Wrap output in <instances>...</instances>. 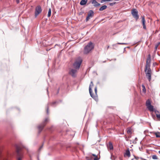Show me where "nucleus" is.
I'll list each match as a JSON object with an SVG mask.
<instances>
[{
  "mask_svg": "<svg viewBox=\"0 0 160 160\" xmlns=\"http://www.w3.org/2000/svg\"><path fill=\"white\" fill-rule=\"evenodd\" d=\"M127 132L128 133H131V131L130 129H128L127 131Z\"/></svg>",
  "mask_w": 160,
  "mask_h": 160,
  "instance_id": "obj_27",
  "label": "nucleus"
},
{
  "mask_svg": "<svg viewBox=\"0 0 160 160\" xmlns=\"http://www.w3.org/2000/svg\"><path fill=\"white\" fill-rule=\"evenodd\" d=\"M156 117L159 119H160V114H156Z\"/></svg>",
  "mask_w": 160,
  "mask_h": 160,
  "instance_id": "obj_28",
  "label": "nucleus"
},
{
  "mask_svg": "<svg viewBox=\"0 0 160 160\" xmlns=\"http://www.w3.org/2000/svg\"><path fill=\"white\" fill-rule=\"evenodd\" d=\"M152 158L153 159H158V158L156 155H153L152 157Z\"/></svg>",
  "mask_w": 160,
  "mask_h": 160,
  "instance_id": "obj_22",
  "label": "nucleus"
},
{
  "mask_svg": "<svg viewBox=\"0 0 160 160\" xmlns=\"http://www.w3.org/2000/svg\"><path fill=\"white\" fill-rule=\"evenodd\" d=\"M141 159H142V158H140Z\"/></svg>",
  "mask_w": 160,
  "mask_h": 160,
  "instance_id": "obj_43",
  "label": "nucleus"
},
{
  "mask_svg": "<svg viewBox=\"0 0 160 160\" xmlns=\"http://www.w3.org/2000/svg\"><path fill=\"white\" fill-rule=\"evenodd\" d=\"M93 82L92 81H91V82L89 86V92L90 94V95L93 98H96V97L95 96H94L93 95V94L92 93V91L91 89V87H93Z\"/></svg>",
  "mask_w": 160,
  "mask_h": 160,
  "instance_id": "obj_11",
  "label": "nucleus"
},
{
  "mask_svg": "<svg viewBox=\"0 0 160 160\" xmlns=\"http://www.w3.org/2000/svg\"><path fill=\"white\" fill-rule=\"evenodd\" d=\"M156 49L157 48V47H156Z\"/></svg>",
  "mask_w": 160,
  "mask_h": 160,
  "instance_id": "obj_44",
  "label": "nucleus"
},
{
  "mask_svg": "<svg viewBox=\"0 0 160 160\" xmlns=\"http://www.w3.org/2000/svg\"><path fill=\"white\" fill-rule=\"evenodd\" d=\"M124 156V157L127 156L128 158L130 157V153L128 149L126 150Z\"/></svg>",
  "mask_w": 160,
  "mask_h": 160,
  "instance_id": "obj_15",
  "label": "nucleus"
},
{
  "mask_svg": "<svg viewBox=\"0 0 160 160\" xmlns=\"http://www.w3.org/2000/svg\"><path fill=\"white\" fill-rule=\"evenodd\" d=\"M131 14L133 17L137 21L139 18V16L137 10L135 8L132 9L131 10Z\"/></svg>",
  "mask_w": 160,
  "mask_h": 160,
  "instance_id": "obj_6",
  "label": "nucleus"
},
{
  "mask_svg": "<svg viewBox=\"0 0 160 160\" xmlns=\"http://www.w3.org/2000/svg\"><path fill=\"white\" fill-rule=\"evenodd\" d=\"M94 46L91 42H89L84 48V53L87 54L89 53L93 49Z\"/></svg>",
  "mask_w": 160,
  "mask_h": 160,
  "instance_id": "obj_4",
  "label": "nucleus"
},
{
  "mask_svg": "<svg viewBox=\"0 0 160 160\" xmlns=\"http://www.w3.org/2000/svg\"><path fill=\"white\" fill-rule=\"evenodd\" d=\"M107 7L106 5H103L99 9V11H103L107 8Z\"/></svg>",
  "mask_w": 160,
  "mask_h": 160,
  "instance_id": "obj_17",
  "label": "nucleus"
},
{
  "mask_svg": "<svg viewBox=\"0 0 160 160\" xmlns=\"http://www.w3.org/2000/svg\"><path fill=\"white\" fill-rule=\"evenodd\" d=\"M118 44L120 45H127V43H118Z\"/></svg>",
  "mask_w": 160,
  "mask_h": 160,
  "instance_id": "obj_23",
  "label": "nucleus"
},
{
  "mask_svg": "<svg viewBox=\"0 0 160 160\" xmlns=\"http://www.w3.org/2000/svg\"><path fill=\"white\" fill-rule=\"evenodd\" d=\"M22 148H25V147L22 145L16 146L17 160H22L23 158V154L21 152Z\"/></svg>",
  "mask_w": 160,
  "mask_h": 160,
  "instance_id": "obj_2",
  "label": "nucleus"
},
{
  "mask_svg": "<svg viewBox=\"0 0 160 160\" xmlns=\"http://www.w3.org/2000/svg\"><path fill=\"white\" fill-rule=\"evenodd\" d=\"M95 92L96 93V94L97 92V87H95Z\"/></svg>",
  "mask_w": 160,
  "mask_h": 160,
  "instance_id": "obj_34",
  "label": "nucleus"
},
{
  "mask_svg": "<svg viewBox=\"0 0 160 160\" xmlns=\"http://www.w3.org/2000/svg\"><path fill=\"white\" fill-rule=\"evenodd\" d=\"M77 69L75 68L71 69L69 72V73L73 77H76Z\"/></svg>",
  "mask_w": 160,
  "mask_h": 160,
  "instance_id": "obj_9",
  "label": "nucleus"
},
{
  "mask_svg": "<svg viewBox=\"0 0 160 160\" xmlns=\"http://www.w3.org/2000/svg\"><path fill=\"white\" fill-rule=\"evenodd\" d=\"M116 3V2H113V3H109V5L110 6H112Z\"/></svg>",
  "mask_w": 160,
  "mask_h": 160,
  "instance_id": "obj_25",
  "label": "nucleus"
},
{
  "mask_svg": "<svg viewBox=\"0 0 160 160\" xmlns=\"http://www.w3.org/2000/svg\"><path fill=\"white\" fill-rule=\"evenodd\" d=\"M92 155L94 157H96V156H97V155H95V154H92Z\"/></svg>",
  "mask_w": 160,
  "mask_h": 160,
  "instance_id": "obj_36",
  "label": "nucleus"
},
{
  "mask_svg": "<svg viewBox=\"0 0 160 160\" xmlns=\"http://www.w3.org/2000/svg\"><path fill=\"white\" fill-rule=\"evenodd\" d=\"M43 145L41 146L39 149V150H40L42 148V147Z\"/></svg>",
  "mask_w": 160,
  "mask_h": 160,
  "instance_id": "obj_35",
  "label": "nucleus"
},
{
  "mask_svg": "<svg viewBox=\"0 0 160 160\" xmlns=\"http://www.w3.org/2000/svg\"><path fill=\"white\" fill-rule=\"evenodd\" d=\"M107 147L108 150H112L113 149L112 144L110 142H109L108 145H107Z\"/></svg>",
  "mask_w": 160,
  "mask_h": 160,
  "instance_id": "obj_14",
  "label": "nucleus"
},
{
  "mask_svg": "<svg viewBox=\"0 0 160 160\" xmlns=\"http://www.w3.org/2000/svg\"><path fill=\"white\" fill-rule=\"evenodd\" d=\"M90 2L95 7H98L100 5V4L97 2L95 0H91Z\"/></svg>",
  "mask_w": 160,
  "mask_h": 160,
  "instance_id": "obj_12",
  "label": "nucleus"
},
{
  "mask_svg": "<svg viewBox=\"0 0 160 160\" xmlns=\"http://www.w3.org/2000/svg\"><path fill=\"white\" fill-rule=\"evenodd\" d=\"M146 105L147 108L149 111L153 112L154 111L153 107L151 105V102L149 99L147 100L146 102Z\"/></svg>",
  "mask_w": 160,
  "mask_h": 160,
  "instance_id": "obj_7",
  "label": "nucleus"
},
{
  "mask_svg": "<svg viewBox=\"0 0 160 160\" xmlns=\"http://www.w3.org/2000/svg\"><path fill=\"white\" fill-rule=\"evenodd\" d=\"M158 153L160 154V151H158Z\"/></svg>",
  "mask_w": 160,
  "mask_h": 160,
  "instance_id": "obj_39",
  "label": "nucleus"
},
{
  "mask_svg": "<svg viewBox=\"0 0 160 160\" xmlns=\"http://www.w3.org/2000/svg\"><path fill=\"white\" fill-rule=\"evenodd\" d=\"M87 160H92L91 159H87Z\"/></svg>",
  "mask_w": 160,
  "mask_h": 160,
  "instance_id": "obj_40",
  "label": "nucleus"
},
{
  "mask_svg": "<svg viewBox=\"0 0 160 160\" xmlns=\"http://www.w3.org/2000/svg\"><path fill=\"white\" fill-rule=\"evenodd\" d=\"M153 64L154 65H157V63H153Z\"/></svg>",
  "mask_w": 160,
  "mask_h": 160,
  "instance_id": "obj_37",
  "label": "nucleus"
},
{
  "mask_svg": "<svg viewBox=\"0 0 160 160\" xmlns=\"http://www.w3.org/2000/svg\"><path fill=\"white\" fill-rule=\"evenodd\" d=\"M42 11V9L40 5L37 6L35 10V16L36 17Z\"/></svg>",
  "mask_w": 160,
  "mask_h": 160,
  "instance_id": "obj_8",
  "label": "nucleus"
},
{
  "mask_svg": "<svg viewBox=\"0 0 160 160\" xmlns=\"http://www.w3.org/2000/svg\"><path fill=\"white\" fill-rule=\"evenodd\" d=\"M111 158L113 160H114V156H113L112 154H111Z\"/></svg>",
  "mask_w": 160,
  "mask_h": 160,
  "instance_id": "obj_32",
  "label": "nucleus"
},
{
  "mask_svg": "<svg viewBox=\"0 0 160 160\" xmlns=\"http://www.w3.org/2000/svg\"><path fill=\"white\" fill-rule=\"evenodd\" d=\"M82 62V61L81 59L76 60L73 65L74 68L78 70Z\"/></svg>",
  "mask_w": 160,
  "mask_h": 160,
  "instance_id": "obj_5",
  "label": "nucleus"
},
{
  "mask_svg": "<svg viewBox=\"0 0 160 160\" xmlns=\"http://www.w3.org/2000/svg\"><path fill=\"white\" fill-rule=\"evenodd\" d=\"M131 160H133V159H132Z\"/></svg>",
  "mask_w": 160,
  "mask_h": 160,
  "instance_id": "obj_41",
  "label": "nucleus"
},
{
  "mask_svg": "<svg viewBox=\"0 0 160 160\" xmlns=\"http://www.w3.org/2000/svg\"><path fill=\"white\" fill-rule=\"evenodd\" d=\"M106 1H107V0H102L100 2L101 3H103L104 2H106Z\"/></svg>",
  "mask_w": 160,
  "mask_h": 160,
  "instance_id": "obj_33",
  "label": "nucleus"
},
{
  "mask_svg": "<svg viewBox=\"0 0 160 160\" xmlns=\"http://www.w3.org/2000/svg\"><path fill=\"white\" fill-rule=\"evenodd\" d=\"M8 155L7 153H0V160H8Z\"/></svg>",
  "mask_w": 160,
  "mask_h": 160,
  "instance_id": "obj_10",
  "label": "nucleus"
},
{
  "mask_svg": "<svg viewBox=\"0 0 160 160\" xmlns=\"http://www.w3.org/2000/svg\"><path fill=\"white\" fill-rule=\"evenodd\" d=\"M49 121L48 118H47L42 122L41 124L38 126V133H40L43 130L44 127Z\"/></svg>",
  "mask_w": 160,
  "mask_h": 160,
  "instance_id": "obj_3",
  "label": "nucleus"
},
{
  "mask_svg": "<svg viewBox=\"0 0 160 160\" xmlns=\"http://www.w3.org/2000/svg\"><path fill=\"white\" fill-rule=\"evenodd\" d=\"M142 24L143 28L144 29H146V25L145 24V18L144 16H143L142 17Z\"/></svg>",
  "mask_w": 160,
  "mask_h": 160,
  "instance_id": "obj_13",
  "label": "nucleus"
},
{
  "mask_svg": "<svg viewBox=\"0 0 160 160\" xmlns=\"http://www.w3.org/2000/svg\"><path fill=\"white\" fill-rule=\"evenodd\" d=\"M142 91L144 93H145L146 92V89L144 84H142Z\"/></svg>",
  "mask_w": 160,
  "mask_h": 160,
  "instance_id": "obj_20",
  "label": "nucleus"
},
{
  "mask_svg": "<svg viewBox=\"0 0 160 160\" xmlns=\"http://www.w3.org/2000/svg\"><path fill=\"white\" fill-rule=\"evenodd\" d=\"M137 139V138H135V139Z\"/></svg>",
  "mask_w": 160,
  "mask_h": 160,
  "instance_id": "obj_42",
  "label": "nucleus"
},
{
  "mask_svg": "<svg viewBox=\"0 0 160 160\" xmlns=\"http://www.w3.org/2000/svg\"><path fill=\"white\" fill-rule=\"evenodd\" d=\"M134 158L137 160H138L139 158L138 157L134 155Z\"/></svg>",
  "mask_w": 160,
  "mask_h": 160,
  "instance_id": "obj_29",
  "label": "nucleus"
},
{
  "mask_svg": "<svg viewBox=\"0 0 160 160\" xmlns=\"http://www.w3.org/2000/svg\"><path fill=\"white\" fill-rule=\"evenodd\" d=\"M17 3H18L19 2V1L18 0L17 1Z\"/></svg>",
  "mask_w": 160,
  "mask_h": 160,
  "instance_id": "obj_38",
  "label": "nucleus"
},
{
  "mask_svg": "<svg viewBox=\"0 0 160 160\" xmlns=\"http://www.w3.org/2000/svg\"><path fill=\"white\" fill-rule=\"evenodd\" d=\"M57 103L56 102H53L52 103H50V104L51 105L53 106L54 105V104H56Z\"/></svg>",
  "mask_w": 160,
  "mask_h": 160,
  "instance_id": "obj_24",
  "label": "nucleus"
},
{
  "mask_svg": "<svg viewBox=\"0 0 160 160\" xmlns=\"http://www.w3.org/2000/svg\"><path fill=\"white\" fill-rule=\"evenodd\" d=\"M87 1L88 0H82L80 3V4L81 5H84L86 4Z\"/></svg>",
  "mask_w": 160,
  "mask_h": 160,
  "instance_id": "obj_16",
  "label": "nucleus"
},
{
  "mask_svg": "<svg viewBox=\"0 0 160 160\" xmlns=\"http://www.w3.org/2000/svg\"><path fill=\"white\" fill-rule=\"evenodd\" d=\"M151 61V57L150 54H148L147 58L146 63L145 65V71L146 76L150 82L151 79V70L150 68Z\"/></svg>",
  "mask_w": 160,
  "mask_h": 160,
  "instance_id": "obj_1",
  "label": "nucleus"
},
{
  "mask_svg": "<svg viewBox=\"0 0 160 160\" xmlns=\"http://www.w3.org/2000/svg\"><path fill=\"white\" fill-rule=\"evenodd\" d=\"M90 18V17L88 16L86 17V21H88L89 19Z\"/></svg>",
  "mask_w": 160,
  "mask_h": 160,
  "instance_id": "obj_26",
  "label": "nucleus"
},
{
  "mask_svg": "<svg viewBox=\"0 0 160 160\" xmlns=\"http://www.w3.org/2000/svg\"><path fill=\"white\" fill-rule=\"evenodd\" d=\"M154 133L156 135L157 138H160V132H155Z\"/></svg>",
  "mask_w": 160,
  "mask_h": 160,
  "instance_id": "obj_19",
  "label": "nucleus"
},
{
  "mask_svg": "<svg viewBox=\"0 0 160 160\" xmlns=\"http://www.w3.org/2000/svg\"><path fill=\"white\" fill-rule=\"evenodd\" d=\"M94 160H98V158L97 156L94 157Z\"/></svg>",
  "mask_w": 160,
  "mask_h": 160,
  "instance_id": "obj_30",
  "label": "nucleus"
},
{
  "mask_svg": "<svg viewBox=\"0 0 160 160\" xmlns=\"http://www.w3.org/2000/svg\"><path fill=\"white\" fill-rule=\"evenodd\" d=\"M51 15V9L50 8H49L48 12V17H49Z\"/></svg>",
  "mask_w": 160,
  "mask_h": 160,
  "instance_id": "obj_21",
  "label": "nucleus"
},
{
  "mask_svg": "<svg viewBox=\"0 0 160 160\" xmlns=\"http://www.w3.org/2000/svg\"><path fill=\"white\" fill-rule=\"evenodd\" d=\"M48 109H49V108H48V106L47 107V113L48 114L49 112H48Z\"/></svg>",
  "mask_w": 160,
  "mask_h": 160,
  "instance_id": "obj_31",
  "label": "nucleus"
},
{
  "mask_svg": "<svg viewBox=\"0 0 160 160\" xmlns=\"http://www.w3.org/2000/svg\"><path fill=\"white\" fill-rule=\"evenodd\" d=\"M93 15V12L92 10H90L88 13V16L90 17H92Z\"/></svg>",
  "mask_w": 160,
  "mask_h": 160,
  "instance_id": "obj_18",
  "label": "nucleus"
}]
</instances>
